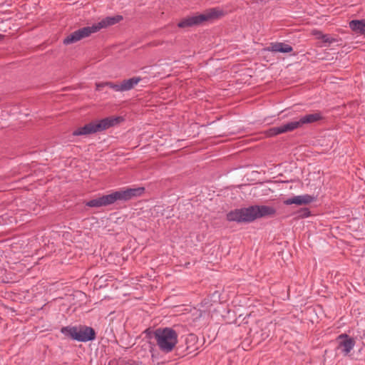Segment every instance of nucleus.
<instances>
[{
    "label": "nucleus",
    "mask_w": 365,
    "mask_h": 365,
    "mask_svg": "<svg viewBox=\"0 0 365 365\" xmlns=\"http://www.w3.org/2000/svg\"><path fill=\"white\" fill-rule=\"evenodd\" d=\"M276 214V209L267 205H252L248 207L235 209L227 214L230 222H251L256 219L272 217Z\"/></svg>",
    "instance_id": "1"
},
{
    "label": "nucleus",
    "mask_w": 365,
    "mask_h": 365,
    "mask_svg": "<svg viewBox=\"0 0 365 365\" xmlns=\"http://www.w3.org/2000/svg\"><path fill=\"white\" fill-rule=\"evenodd\" d=\"M144 190V187H140L115 191L110 194L91 200L86 203V205L91 207H100L112 205L116 201H128L133 197L140 196Z\"/></svg>",
    "instance_id": "2"
},
{
    "label": "nucleus",
    "mask_w": 365,
    "mask_h": 365,
    "mask_svg": "<svg viewBox=\"0 0 365 365\" xmlns=\"http://www.w3.org/2000/svg\"><path fill=\"white\" fill-rule=\"evenodd\" d=\"M123 19V16L117 15L115 16H108L96 24L91 26H86L75 31L63 39V43L68 45L76 43L83 38L89 36L91 34L98 31L101 29L106 28L114 25Z\"/></svg>",
    "instance_id": "3"
},
{
    "label": "nucleus",
    "mask_w": 365,
    "mask_h": 365,
    "mask_svg": "<svg viewBox=\"0 0 365 365\" xmlns=\"http://www.w3.org/2000/svg\"><path fill=\"white\" fill-rule=\"evenodd\" d=\"M149 337L154 338L159 349L168 354L178 346V333L170 327L158 328L155 331L148 333Z\"/></svg>",
    "instance_id": "4"
},
{
    "label": "nucleus",
    "mask_w": 365,
    "mask_h": 365,
    "mask_svg": "<svg viewBox=\"0 0 365 365\" xmlns=\"http://www.w3.org/2000/svg\"><path fill=\"white\" fill-rule=\"evenodd\" d=\"M122 121H123V118L121 116L105 118L98 122H91L86 124L84 126L75 130L72 134L74 136H78L101 132L118 125Z\"/></svg>",
    "instance_id": "5"
},
{
    "label": "nucleus",
    "mask_w": 365,
    "mask_h": 365,
    "mask_svg": "<svg viewBox=\"0 0 365 365\" xmlns=\"http://www.w3.org/2000/svg\"><path fill=\"white\" fill-rule=\"evenodd\" d=\"M61 332L66 336L81 342L93 341L96 339L95 330L87 326L63 327L61 329Z\"/></svg>",
    "instance_id": "6"
},
{
    "label": "nucleus",
    "mask_w": 365,
    "mask_h": 365,
    "mask_svg": "<svg viewBox=\"0 0 365 365\" xmlns=\"http://www.w3.org/2000/svg\"><path fill=\"white\" fill-rule=\"evenodd\" d=\"M223 14L222 11L217 8H212L207 11L205 14H200L195 16H187L182 19L178 24L180 29H185L200 25L204 21L218 18Z\"/></svg>",
    "instance_id": "7"
},
{
    "label": "nucleus",
    "mask_w": 365,
    "mask_h": 365,
    "mask_svg": "<svg viewBox=\"0 0 365 365\" xmlns=\"http://www.w3.org/2000/svg\"><path fill=\"white\" fill-rule=\"evenodd\" d=\"M198 337L195 334H189L185 338V345L179 344L176 347L177 355L183 356L192 354L198 349Z\"/></svg>",
    "instance_id": "8"
},
{
    "label": "nucleus",
    "mask_w": 365,
    "mask_h": 365,
    "mask_svg": "<svg viewBox=\"0 0 365 365\" xmlns=\"http://www.w3.org/2000/svg\"><path fill=\"white\" fill-rule=\"evenodd\" d=\"M299 124L297 120H293L291 122H288L285 124L281 125L277 127H272L265 131V134L268 137H272L277 135L281 133L292 132L296 129H298Z\"/></svg>",
    "instance_id": "9"
},
{
    "label": "nucleus",
    "mask_w": 365,
    "mask_h": 365,
    "mask_svg": "<svg viewBox=\"0 0 365 365\" xmlns=\"http://www.w3.org/2000/svg\"><path fill=\"white\" fill-rule=\"evenodd\" d=\"M339 344L337 349L344 355H347L355 345V340L349 337L346 334H342L338 336Z\"/></svg>",
    "instance_id": "10"
},
{
    "label": "nucleus",
    "mask_w": 365,
    "mask_h": 365,
    "mask_svg": "<svg viewBox=\"0 0 365 365\" xmlns=\"http://www.w3.org/2000/svg\"><path fill=\"white\" fill-rule=\"evenodd\" d=\"M324 118L321 112H315L309 113L304 115H300L297 118L299 124V128H302L305 125L312 124L322 120Z\"/></svg>",
    "instance_id": "11"
},
{
    "label": "nucleus",
    "mask_w": 365,
    "mask_h": 365,
    "mask_svg": "<svg viewBox=\"0 0 365 365\" xmlns=\"http://www.w3.org/2000/svg\"><path fill=\"white\" fill-rule=\"evenodd\" d=\"M315 197L309 195L294 196L284 201L287 205L296 204L298 205H307L314 201Z\"/></svg>",
    "instance_id": "12"
},
{
    "label": "nucleus",
    "mask_w": 365,
    "mask_h": 365,
    "mask_svg": "<svg viewBox=\"0 0 365 365\" xmlns=\"http://www.w3.org/2000/svg\"><path fill=\"white\" fill-rule=\"evenodd\" d=\"M267 50L275 53H289L293 51V48L287 43L282 42H276L271 43L269 46L267 48Z\"/></svg>",
    "instance_id": "13"
},
{
    "label": "nucleus",
    "mask_w": 365,
    "mask_h": 365,
    "mask_svg": "<svg viewBox=\"0 0 365 365\" xmlns=\"http://www.w3.org/2000/svg\"><path fill=\"white\" fill-rule=\"evenodd\" d=\"M349 27L355 33L365 36V20H351Z\"/></svg>",
    "instance_id": "14"
},
{
    "label": "nucleus",
    "mask_w": 365,
    "mask_h": 365,
    "mask_svg": "<svg viewBox=\"0 0 365 365\" xmlns=\"http://www.w3.org/2000/svg\"><path fill=\"white\" fill-rule=\"evenodd\" d=\"M141 81L140 77H133L129 79H125L122 81L121 88L122 91H130L134 88Z\"/></svg>",
    "instance_id": "15"
},
{
    "label": "nucleus",
    "mask_w": 365,
    "mask_h": 365,
    "mask_svg": "<svg viewBox=\"0 0 365 365\" xmlns=\"http://www.w3.org/2000/svg\"><path fill=\"white\" fill-rule=\"evenodd\" d=\"M105 84L115 91H122L121 84H116L113 82H105Z\"/></svg>",
    "instance_id": "16"
},
{
    "label": "nucleus",
    "mask_w": 365,
    "mask_h": 365,
    "mask_svg": "<svg viewBox=\"0 0 365 365\" xmlns=\"http://www.w3.org/2000/svg\"><path fill=\"white\" fill-rule=\"evenodd\" d=\"M322 40L324 43H331L335 41L334 38L329 36L328 35H323L322 36Z\"/></svg>",
    "instance_id": "17"
},
{
    "label": "nucleus",
    "mask_w": 365,
    "mask_h": 365,
    "mask_svg": "<svg viewBox=\"0 0 365 365\" xmlns=\"http://www.w3.org/2000/svg\"><path fill=\"white\" fill-rule=\"evenodd\" d=\"M310 215V211L307 208H304L300 211V216L306 217Z\"/></svg>",
    "instance_id": "18"
},
{
    "label": "nucleus",
    "mask_w": 365,
    "mask_h": 365,
    "mask_svg": "<svg viewBox=\"0 0 365 365\" xmlns=\"http://www.w3.org/2000/svg\"><path fill=\"white\" fill-rule=\"evenodd\" d=\"M96 90L98 91H102V88L105 86H106V84H105V82H102V83H97L96 84Z\"/></svg>",
    "instance_id": "19"
},
{
    "label": "nucleus",
    "mask_w": 365,
    "mask_h": 365,
    "mask_svg": "<svg viewBox=\"0 0 365 365\" xmlns=\"http://www.w3.org/2000/svg\"><path fill=\"white\" fill-rule=\"evenodd\" d=\"M4 38V35L0 34V41Z\"/></svg>",
    "instance_id": "20"
}]
</instances>
